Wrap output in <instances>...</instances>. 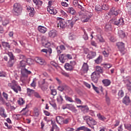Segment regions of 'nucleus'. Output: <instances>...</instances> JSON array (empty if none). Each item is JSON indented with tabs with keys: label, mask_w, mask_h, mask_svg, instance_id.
I'll return each instance as SVG.
<instances>
[{
	"label": "nucleus",
	"mask_w": 131,
	"mask_h": 131,
	"mask_svg": "<svg viewBox=\"0 0 131 131\" xmlns=\"http://www.w3.org/2000/svg\"><path fill=\"white\" fill-rule=\"evenodd\" d=\"M95 72H102V68L101 67H96V71Z\"/></svg>",
	"instance_id": "obj_57"
},
{
	"label": "nucleus",
	"mask_w": 131,
	"mask_h": 131,
	"mask_svg": "<svg viewBox=\"0 0 131 131\" xmlns=\"http://www.w3.org/2000/svg\"><path fill=\"white\" fill-rule=\"evenodd\" d=\"M50 64L51 65H52V66H53L54 67H55V68H58V64H57L56 62H54V61H51L50 62Z\"/></svg>",
	"instance_id": "obj_54"
},
{
	"label": "nucleus",
	"mask_w": 131,
	"mask_h": 131,
	"mask_svg": "<svg viewBox=\"0 0 131 131\" xmlns=\"http://www.w3.org/2000/svg\"><path fill=\"white\" fill-rule=\"evenodd\" d=\"M102 10H104V11H107V10L109 9V7L108 5L106 4H104L102 6H101Z\"/></svg>",
	"instance_id": "obj_38"
},
{
	"label": "nucleus",
	"mask_w": 131,
	"mask_h": 131,
	"mask_svg": "<svg viewBox=\"0 0 131 131\" xmlns=\"http://www.w3.org/2000/svg\"><path fill=\"white\" fill-rule=\"evenodd\" d=\"M68 22L69 23V26H70L71 28H72L74 24H75V21H71L70 20H68Z\"/></svg>",
	"instance_id": "obj_37"
},
{
	"label": "nucleus",
	"mask_w": 131,
	"mask_h": 131,
	"mask_svg": "<svg viewBox=\"0 0 131 131\" xmlns=\"http://www.w3.org/2000/svg\"><path fill=\"white\" fill-rule=\"evenodd\" d=\"M83 38L85 40H88L89 39V36H88V34H86V32L84 31V35H83Z\"/></svg>",
	"instance_id": "obj_42"
},
{
	"label": "nucleus",
	"mask_w": 131,
	"mask_h": 131,
	"mask_svg": "<svg viewBox=\"0 0 131 131\" xmlns=\"http://www.w3.org/2000/svg\"><path fill=\"white\" fill-rule=\"evenodd\" d=\"M67 13H69L71 15H75L76 14V11L73 7H69L67 9Z\"/></svg>",
	"instance_id": "obj_21"
},
{
	"label": "nucleus",
	"mask_w": 131,
	"mask_h": 131,
	"mask_svg": "<svg viewBox=\"0 0 131 131\" xmlns=\"http://www.w3.org/2000/svg\"><path fill=\"white\" fill-rule=\"evenodd\" d=\"M19 59L20 60H22V61H25V60H27V59H26V57H25V56L23 55H19Z\"/></svg>",
	"instance_id": "obj_55"
},
{
	"label": "nucleus",
	"mask_w": 131,
	"mask_h": 131,
	"mask_svg": "<svg viewBox=\"0 0 131 131\" xmlns=\"http://www.w3.org/2000/svg\"><path fill=\"white\" fill-rule=\"evenodd\" d=\"M69 123V119H66L65 120H63L62 123L61 124H68Z\"/></svg>",
	"instance_id": "obj_44"
},
{
	"label": "nucleus",
	"mask_w": 131,
	"mask_h": 131,
	"mask_svg": "<svg viewBox=\"0 0 131 131\" xmlns=\"http://www.w3.org/2000/svg\"><path fill=\"white\" fill-rule=\"evenodd\" d=\"M120 13V10H116V8L114 7H113L110 10L108 14L112 16H117L118 14Z\"/></svg>",
	"instance_id": "obj_10"
},
{
	"label": "nucleus",
	"mask_w": 131,
	"mask_h": 131,
	"mask_svg": "<svg viewBox=\"0 0 131 131\" xmlns=\"http://www.w3.org/2000/svg\"><path fill=\"white\" fill-rule=\"evenodd\" d=\"M31 86L33 88H35L36 86V82H35V79H33L32 82L31 84Z\"/></svg>",
	"instance_id": "obj_51"
},
{
	"label": "nucleus",
	"mask_w": 131,
	"mask_h": 131,
	"mask_svg": "<svg viewBox=\"0 0 131 131\" xmlns=\"http://www.w3.org/2000/svg\"><path fill=\"white\" fill-rule=\"evenodd\" d=\"M49 37H51L52 38H54L58 35V32L56 31V30H52L50 31L49 33Z\"/></svg>",
	"instance_id": "obj_13"
},
{
	"label": "nucleus",
	"mask_w": 131,
	"mask_h": 131,
	"mask_svg": "<svg viewBox=\"0 0 131 131\" xmlns=\"http://www.w3.org/2000/svg\"><path fill=\"white\" fill-rule=\"evenodd\" d=\"M97 116L100 120H102V121H104V120H106V117L101 115V114H98Z\"/></svg>",
	"instance_id": "obj_31"
},
{
	"label": "nucleus",
	"mask_w": 131,
	"mask_h": 131,
	"mask_svg": "<svg viewBox=\"0 0 131 131\" xmlns=\"http://www.w3.org/2000/svg\"><path fill=\"white\" fill-rule=\"evenodd\" d=\"M92 85L94 91H95V92H96L97 94H99V89L97 87L95 86V85H94V84L92 83Z\"/></svg>",
	"instance_id": "obj_47"
},
{
	"label": "nucleus",
	"mask_w": 131,
	"mask_h": 131,
	"mask_svg": "<svg viewBox=\"0 0 131 131\" xmlns=\"http://www.w3.org/2000/svg\"><path fill=\"white\" fill-rule=\"evenodd\" d=\"M118 24L119 25H124V21L123 20V18H120L118 20Z\"/></svg>",
	"instance_id": "obj_40"
},
{
	"label": "nucleus",
	"mask_w": 131,
	"mask_h": 131,
	"mask_svg": "<svg viewBox=\"0 0 131 131\" xmlns=\"http://www.w3.org/2000/svg\"><path fill=\"white\" fill-rule=\"evenodd\" d=\"M118 34L121 38H124V37H125V33H124L122 30L119 31Z\"/></svg>",
	"instance_id": "obj_28"
},
{
	"label": "nucleus",
	"mask_w": 131,
	"mask_h": 131,
	"mask_svg": "<svg viewBox=\"0 0 131 131\" xmlns=\"http://www.w3.org/2000/svg\"><path fill=\"white\" fill-rule=\"evenodd\" d=\"M73 4L74 7H77L79 4L78 3V1L77 0H74L73 2Z\"/></svg>",
	"instance_id": "obj_52"
},
{
	"label": "nucleus",
	"mask_w": 131,
	"mask_h": 131,
	"mask_svg": "<svg viewBox=\"0 0 131 131\" xmlns=\"http://www.w3.org/2000/svg\"><path fill=\"white\" fill-rule=\"evenodd\" d=\"M99 77H100V74L98 72H94L91 75L92 80L95 82V83H97L98 82Z\"/></svg>",
	"instance_id": "obj_8"
},
{
	"label": "nucleus",
	"mask_w": 131,
	"mask_h": 131,
	"mask_svg": "<svg viewBox=\"0 0 131 131\" xmlns=\"http://www.w3.org/2000/svg\"><path fill=\"white\" fill-rule=\"evenodd\" d=\"M118 96H119V98H122V97H123V96H124V92H123V91H122V90L119 91V92L118 93Z\"/></svg>",
	"instance_id": "obj_36"
},
{
	"label": "nucleus",
	"mask_w": 131,
	"mask_h": 131,
	"mask_svg": "<svg viewBox=\"0 0 131 131\" xmlns=\"http://www.w3.org/2000/svg\"><path fill=\"white\" fill-rule=\"evenodd\" d=\"M31 60V59H28L27 60H21L20 61L19 65L21 69L20 73L21 74V79L23 82H24V81H23L24 77L27 78V77H28V75H29V74H31V71L28 70V69L25 68L27 64H30L29 61Z\"/></svg>",
	"instance_id": "obj_1"
},
{
	"label": "nucleus",
	"mask_w": 131,
	"mask_h": 131,
	"mask_svg": "<svg viewBox=\"0 0 131 131\" xmlns=\"http://www.w3.org/2000/svg\"><path fill=\"white\" fill-rule=\"evenodd\" d=\"M59 60L61 63H65L67 61V56H66V54H61L59 57Z\"/></svg>",
	"instance_id": "obj_17"
},
{
	"label": "nucleus",
	"mask_w": 131,
	"mask_h": 131,
	"mask_svg": "<svg viewBox=\"0 0 131 131\" xmlns=\"http://www.w3.org/2000/svg\"><path fill=\"white\" fill-rule=\"evenodd\" d=\"M42 46L45 48H49V47L51 46V43L50 42H48V43L42 42Z\"/></svg>",
	"instance_id": "obj_45"
},
{
	"label": "nucleus",
	"mask_w": 131,
	"mask_h": 131,
	"mask_svg": "<svg viewBox=\"0 0 131 131\" xmlns=\"http://www.w3.org/2000/svg\"><path fill=\"white\" fill-rule=\"evenodd\" d=\"M95 11H102V6L100 5H96L95 6Z\"/></svg>",
	"instance_id": "obj_39"
},
{
	"label": "nucleus",
	"mask_w": 131,
	"mask_h": 131,
	"mask_svg": "<svg viewBox=\"0 0 131 131\" xmlns=\"http://www.w3.org/2000/svg\"><path fill=\"white\" fill-rule=\"evenodd\" d=\"M58 54H61L62 53V51H64L65 50V46L64 45H60V46H58L56 48Z\"/></svg>",
	"instance_id": "obj_23"
},
{
	"label": "nucleus",
	"mask_w": 131,
	"mask_h": 131,
	"mask_svg": "<svg viewBox=\"0 0 131 131\" xmlns=\"http://www.w3.org/2000/svg\"><path fill=\"white\" fill-rule=\"evenodd\" d=\"M117 46L120 51L121 53L122 52H124V51L125 50V48H124V43L122 42H119L117 43Z\"/></svg>",
	"instance_id": "obj_12"
},
{
	"label": "nucleus",
	"mask_w": 131,
	"mask_h": 131,
	"mask_svg": "<svg viewBox=\"0 0 131 131\" xmlns=\"http://www.w3.org/2000/svg\"><path fill=\"white\" fill-rule=\"evenodd\" d=\"M66 130H67V131H73V130H74V128L68 127L66 129Z\"/></svg>",
	"instance_id": "obj_64"
},
{
	"label": "nucleus",
	"mask_w": 131,
	"mask_h": 131,
	"mask_svg": "<svg viewBox=\"0 0 131 131\" xmlns=\"http://www.w3.org/2000/svg\"><path fill=\"white\" fill-rule=\"evenodd\" d=\"M84 120L86 121L87 124H88L90 127L92 128H94V126L92 125H96L97 124V122L93 118L89 116H84L83 117Z\"/></svg>",
	"instance_id": "obj_2"
},
{
	"label": "nucleus",
	"mask_w": 131,
	"mask_h": 131,
	"mask_svg": "<svg viewBox=\"0 0 131 131\" xmlns=\"http://www.w3.org/2000/svg\"><path fill=\"white\" fill-rule=\"evenodd\" d=\"M66 26V23L65 22L64 19H62V18H59V19L57 20V27L58 28H65Z\"/></svg>",
	"instance_id": "obj_9"
},
{
	"label": "nucleus",
	"mask_w": 131,
	"mask_h": 131,
	"mask_svg": "<svg viewBox=\"0 0 131 131\" xmlns=\"http://www.w3.org/2000/svg\"><path fill=\"white\" fill-rule=\"evenodd\" d=\"M2 45L5 49H8V50L11 49V45H10V43L8 42L2 41Z\"/></svg>",
	"instance_id": "obj_24"
},
{
	"label": "nucleus",
	"mask_w": 131,
	"mask_h": 131,
	"mask_svg": "<svg viewBox=\"0 0 131 131\" xmlns=\"http://www.w3.org/2000/svg\"><path fill=\"white\" fill-rule=\"evenodd\" d=\"M7 55H8L10 58L8 62V66L9 67H13L14 64H15V62H16V58H15V56L12 52H8Z\"/></svg>",
	"instance_id": "obj_5"
},
{
	"label": "nucleus",
	"mask_w": 131,
	"mask_h": 131,
	"mask_svg": "<svg viewBox=\"0 0 131 131\" xmlns=\"http://www.w3.org/2000/svg\"><path fill=\"white\" fill-rule=\"evenodd\" d=\"M105 29H107V30H111V25L106 24L105 25Z\"/></svg>",
	"instance_id": "obj_58"
},
{
	"label": "nucleus",
	"mask_w": 131,
	"mask_h": 131,
	"mask_svg": "<svg viewBox=\"0 0 131 131\" xmlns=\"http://www.w3.org/2000/svg\"><path fill=\"white\" fill-rule=\"evenodd\" d=\"M5 104V100H4V98L3 97H0V104L4 105Z\"/></svg>",
	"instance_id": "obj_61"
},
{
	"label": "nucleus",
	"mask_w": 131,
	"mask_h": 131,
	"mask_svg": "<svg viewBox=\"0 0 131 131\" xmlns=\"http://www.w3.org/2000/svg\"><path fill=\"white\" fill-rule=\"evenodd\" d=\"M62 95H63V96H64L66 101H68V102H71V103H73V102H74V101H73V99H72V98H71V97H69L65 95V93H63Z\"/></svg>",
	"instance_id": "obj_32"
},
{
	"label": "nucleus",
	"mask_w": 131,
	"mask_h": 131,
	"mask_svg": "<svg viewBox=\"0 0 131 131\" xmlns=\"http://www.w3.org/2000/svg\"><path fill=\"white\" fill-rule=\"evenodd\" d=\"M18 103L19 105H23L24 104V99L22 98H19Z\"/></svg>",
	"instance_id": "obj_41"
},
{
	"label": "nucleus",
	"mask_w": 131,
	"mask_h": 131,
	"mask_svg": "<svg viewBox=\"0 0 131 131\" xmlns=\"http://www.w3.org/2000/svg\"><path fill=\"white\" fill-rule=\"evenodd\" d=\"M27 91H28V93H29V94L31 95V94H33V93H34V90H31L29 88L27 89Z\"/></svg>",
	"instance_id": "obj_60"
},
{
	"label": "nucleus",
	"mask_w": 131,
	"mask_h": 131,
	"mask_svg": "<svg viewBox=\"0 0 131 131\" xmlns=\"http://www.w3.org/2000/svg\"><path fill=\"white\" fill-rule=\"evenodd\" d=\"M8 23H9V20L5 19L3 21V25H4V26H6V25H8Z\"/></svg>",
	"instance_id": "obj_56"
},
{
	"label": "nucleus",
	"mask_w": 131,
	"mask_h": 131,
	"mask_svg": "<svg viewBox=\"0 0 131 131\" xmlns=\"http://www.w3.org/2000/svg\"><path fill=\"white\" fill-rule=\"evenodd\" d=\"M51 95L53 96H56L57 95V91L56 89H51Z\"/></svg>",
	"instance_id": "obj_48"
},
{
	"label": "nucleus",
	"mask_w": 131,
	"mask_h": 131,
	"mask_svg": "<svg viewBox=\"0 0 131 131\" xmlns=\"http://www.w3.org/2000/svg\"><path fill=\"white\" fill-rule=\"evenodd\" d=\"M122 103L126 105V106L129 105L130 103V100L129 99V97L128 96H125L124 98H123Z\"/></svg>",
	"instance_id": "obj_16"
},
{
	"label": "nucleus",
	"mask_w": 131,
	"mask_h": 131,
	"mask_svg": "<svg viewBox=\"0 0 131 131\" xmlns=\"http://www.w3.org/2000/svg\"><path fill=\"white\" fill-rule=\"evenodd\" d=\"M125 127H126V128H127V129L131 131V124H128L125 125Z\"/></svg>",
	"instance_id": "obj_59"
},
{
	"label": "nucleus",
	"mask_w": 131,
	"mask_h": 131,
	"mask_svg": "<svg viewBox=\"0 0 131 131\" xmlns=\"http://www.w3.org/2000/svg\"><path fill=\"white\" fill-rule=\"evenodd\" d=\"M95 62L96 63V64H100V63L102 62V56H99L95 60Z\"/></svg>",
	"instance_id": "obj_34"
},
{
	"label": "nucleus",
	"mask_w": 131,
	"mask_h": 131,
	"mask_svg": "<svg viewBox=\"0 0 131 131\" xmlns=\"http://www.w3.org/2000/svg\"><path fill=\"white\" fill-rule=\"evenodd\" d=\"M92 16H93V14H90L89 15V17H86V18L82 20V22H89V20H90V18H92Z\"/></svg>",
	"instance_id": "obj_43"
},
{
	"label": "nucleus",
	"mask_w": 131,
	"mask_h": 131,
	"mask_svg": "<svg viewBox=\"0 0 131 131\" xmlns=\"http://www.w3.org/2000/svg\"><path fill=\"white\" fill-rule=\"evenodd\" d=\"M8 85L16 94H18V92H21V87L19 86L18 83L15 81H13L11 83H9Z\"/></svg>",
	"instance_id": "obj_3"
},
{
	"label": "nucleus",
	"mask_w": 131,
	"mask_h": 131,
	"mask_svg": "<svg viewBox=\"0 0 131 131\" xmlns=\"http://www.w3.org/2000/svg\"><path fill=\"white\" fill-rule=\"evenodd\" d=\"M105 100L107 104H110V98L108 97V93L107 92L105 94Z\"/></svg>",
	"instance_id": "obj_35"
},
{
	"label": "nucleus",
	"mask_w": 131,
	"mask_h": 131,
	"mask_svg": "<svg viewBox=\"0 0 131 131\" xmlns=\"http://www.w3.org/2000/svg\"><path fill=\"white\" fill-rule=\"evenodd\" d=\"M64 68L65 69H66V70H67V71H73L74 69V67L68 63H67L64 65Z\"/></svg>",
	"instance_id": "obj_15"
},
{
	"label": "nucleus",
	"mask_w": 131,
	"mask_h": 131,
	"mask_svg": "<svg viewBox=\"0 0 131 131\" xmlns=\"http://www.w3.org/2000/svg\"><path fill=\"white\" fill-rule=\"evenodd\" d=\"M111 23H113V24H114L115 25H119L118 20L116 19V17L113 18L112 19H111Z\"/></svg>",
	"instance_id": "obj_27"
},
{
	"label": "nucleus",
	"mask_w": 131,
	"mask_h": 131,
	"mask_svg": "<svg viewBox=\"0 0 131 131\" xmlns=\"http://www.w3.org/2000/svg\"><path fill=\"white\" fill-rule=\"evenodd\" d=\"M63 119L64 118L61 116H57L56 118V122L60 124H62Z\"/></svg>",
	"instance_id": "obj_25"
},
{
	"label": "nucleus",
	"mask_w": 131,
	"mask_h": 131,
	"mask_svg": "<svg viewBox=\"0 0 131 131\" xmlns=\"http://www.w3.org/2000/svg\"><path fill=\"white\" fill-rule=\"evenodd\" d=\"M61 74L64 76H66V77H69V74L64 71H61Z\"/></svg>",
	"instance_id": "obj_50"
},
{
	"label": "nucleus",
	"mask_w": 131,
	"mask_h": 131,
	"mask_svg": "<svg viewBox=\"0 0 131 131\" xmlns=\"http://www.w3.org/2000/svg\"><path fill=\"white\" fill-rule=\"evenodd\" d=\"M96 55L97 54L96 53V52L91 51L89 52V53L87 55V58H88V59H93V58H95Z\"/></svg>",
	"instance_id": "obj_22"
},
{
	"label": "nucleus",
	"mask_w": 131,
	"mask_h": 131,
	"mask_svg": "<svg viewBox=\"0 0 131 131\" xmlns=\"http://www.w3.org/2000/svg\"><path fill=\"white\" fill-rule=\"evenodd\" d=\"M35 61L36 63L40 64V65H46V61L43 58L39 57H37L35 58Z\"/></svg>",
	"instance_id": "obj_11"
},
{
	"label": "nucleus",
	"mask_w": 131,
	"mask_h": 131,
	"mask_svg": "<svg viewBox=\"0 0 131 131\" xmlns=\"http://www.w3.org/2000/svg\"><path fill=\"white\" fill-rule=\"evenodd\" d=\"M75 100L77 104H81V100L79 98H77L76 96H75Z\"/></svg>",
	"instance_id": "obj_46"
},
{
	"label": "nucleus",
	"mask_w": 131,
	"mask_h": 131,
	"mask_svg": "<svg viewBox=\"0 0 131 131\" xmlns=\"http://www.w3.org/2000/svg\"><path fill=\"white\" fill-rule=\"evenodd\" d=\"M61 6H62V7H68V4L66 2H61Z\"/></svg>",
	"instance_id": "obj_63"
},
{
	"label": "nucleus",
	"mask_w": 131,
	"mask_h": 131,
	"mask_svg": "<svg viewBox=\"0 0 131 131\" xmlns=\"http://www.w3.org/2000/svg\"><path fill=\"white\" fill-rule=\"evenodd\" d=\"M102 82L103 84H104L105 86H108V85L111 84V81L108 79L103 80Z\"/></svg>",
	"instance_id": "obj_26"
},
{
	"label": "nucleus",
	"mask_w": 131,
	"mask_h": 131,
	"mask_svg": "<svg viewBox=\"0 0 131 131\" xmlns=\"http://www.w3.org/2000/svg\"><path fill=\"white\" fill-rule=\"evenodd\" d=\"M38 84L39 88L43 92H45L48 90L49 83H48V82H46L45 79H43L42 81L38 82Z\"/></svg>",
	"instance_id": "obj_6"
},
{
	"label": "nucleus",
	"mask_w": 131,
	"mask_h": 131,
	"mask_svg": "<svg viewBox=\"0 0 131 131\" xmlns=\"http://www.w3.org/2000/svg\"><path fill=\"white\" fill-rule=\"evenodd\" d=\"M97 40H99L100 42H104V39L101 36H99L97 38Z\"/></svg>",
	"instance_id": "obj_49"
},
{
	"label": "nucleus",
	"mask_w": 131,
	"mask_h": 131,
	"mask_svg": "<svg viewBox=\"0 0 131 131\" xmlns=\"http://www.w3.org/2000/svg\"><path fill=\"white\" fill-rule=\"evenodd\" d=\"M27 10L29 12V16L30 17H33L35 12H34V8L31 7L30 6H28L27 7Z\"/></svg>",
	"instance_id": "obj_14"
},
{
	"label": "nucleus",
	"mask_w": 131,
	"mask_h": 131,
	"mask_svg": "<svg viewBox=\"0 0 131 131\" xmlns=\"http://www.w3.org/2000/svg\"><path fill=\"white\" fill-rule=\"evenodd\" d=\"M13 11L15 16H19L22 13V6L19 3H15L13 5Z\"/></svg>",
	"instance_id": "obj_4"
},
{
	"label": "nucleus",
	"mask_w": 131,
	"mask_h": 131,
	"mask_svg": "<svg viewBox=\"0 0 131 131\" xmlns=\"http://www.w3.org/2000/svg\"><path fill=\"white\" fill-rule=\"evenodd\" d=\"M109 54H110V50L109 49H105L103 52L104 57H109Z\"/></svg>",
	"instance_id": "obj_29"
},
{
	"label": "nucleus",
	"mask_w": 131,
	"mask_h": 131,
	"mask_svg": "<svg viewBox=\"0 0 131 131\" xmlns=\"http://www.w3.org/2000/svg\"><path fill=\"white\" fill-rule=\"evenodd\" d=\"M0 114L2 117L6 118L7 116V114L5 113V108L3 107L1 108V111Z\"/></svg>",
	"instance_id": "obj_30"
},
{
	"label": "nucleus",
	"mask_w": 131,
	"mask_h": 131,
	"mask_svg": "<svg viewBox=\"0 0 131 131\" xmlns=\"http://www.w3.org/2000/svg\"><path fill=\"white\" fill-rule=\"evenodd\" d=\"M123 82L126 84V86L128 91H131V77L128 76L124 78Z\"/></svg>",
	"instance_id": "obj_7"
},
{
	"label": "nucleus",
	"mask_w": 131,
	"mask_h": 131,
	"mask_svg": "<svg viewBox=\"0 0 131 131\" xmlns=\"http://www.w3.org/2000/svg\"><path fill=\"white\" fill-rule=\"evenodd\" d=\"M52 49L51 48H48L47 49V54L49 53V56H51V54H52Z\"/></svg>",
	"instance_id": "obj_62"
},
{
	"label": "nucleus",
	"mask_w": 131,
	"mask_h": 131,
	"mask_svg": "<svg viewBox=\"0 0 131 131\" xmlns=\"http://www.w3.org/2000/svg\"><path fill=\"white\" fill-rule=\"evenodd\" d=\"M81 71L83 73H87L88 71H89V66L88 63H84L81 69Z\"/></svg>",
	"instance_id": "obj_18"
},
{
	"label": "nucleus",
	"mask_w": 131,
	"mask_h": 131,
	"mask_svg": "<svg viewBox=\"0 0 131 131\" xmlns=\"http://www.w3.org/2000/svg\"><path fill=\"white\" fill-rule=\"evenodd\" d=\"M57 101L59 103V104H62V102H63V96L61 95H59V96L57 98Z\"/></svg>",
	"instance_id": "obj_33"
},
{
	"label": "nucleus",
	"mask_w": 131,
	"mask_h": 131,
	"mask_svg": "<svg viewBox=\"0 0 131 131\" xmlns=\"http://www.w3.org/2000/svg\"><path fill=\"white\" fill-rule=\"evenodd\" d=\"M38 30L39 32H41V33H46L48 29L43 26H39L38 27Z\"/></svg>",
	"instance_id": "obj_20"
},
{
	"label": "nucleus",
	"mask_w": 131,
	"mask_h": 131,
	"mask_svg": "<svg viewBox=\"0 0 131 131\" xmlns=\"http://www.w3.org/2000/svg\"><path fill=\"white\" fill-rule=\"evenodd\" d=\"M47 11L50 13V14H53V15H56L57 14V11L56 9H54L53 7H48L47 8Z\"/></svg>",
	"instance_id": "obj_19"
},
{
	"label": "nucleus",
	"mask_w": 131,
	"mask_h": 131,
	"mask_svg": "<svg viewBox=\"0 0 131 131\" xmlns=\"http://www.w3.org/2000/svg\"><path fill=\"white\" fill-rule=\"evenodd\" d=\"M85 128H86V127L85 126H81V127H79V128H78L77 130H78V131H79V130L85 131Z\"/></svg>",
	"instance_id": "obj_53"
}]
</instances>
